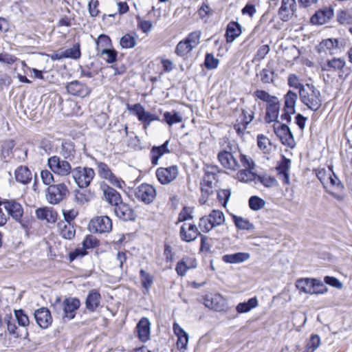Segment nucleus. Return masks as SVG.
<instances>
[{"instance_id":"1","label":"nucleus","mask_w":352,"mask_h":352,"mask_svg":"<svg viewBox=\"0 0 352 352\" xmlns=\"http://www.w3.org/2000/svg\"><path fill=\"white\" fill-rule=\"evenodd\" d=\"M302 103L309 109L316 111L322 105L320 91L312 84H306L300 91H298Z\"/></svg>"},{"instance_id":"2","label":"nucleus","mask_w":352,"mask_h":352,"mask_svg":"<svg viewBox=\"0 0 352 352\" xmlns=\"http://www.w3.org/2000/svg\"><path fill=\"white\" fill-rule=\"evenodd\" d=\"M241 157V168L236 173V179L244 183L255 181L257 175L254 173V162L249 156H242Z\"/></svg>"},{"instance_id":"3","label":"nucleus","mask_w":352,"mask_h":352,"mask_svg":"<svg viewBox=\"0 0 352 352\" xmlns=\"http://www.w3.org/2000/svg\"><path fill=\"white\" fill-rule=\"evenodd\" d=\"M201 32L196 30L190 33L187 37L179 41L176 46L175 53L179 56H185L200 43Z\"/></svg>"},{"instance_id":"4","label":"nucleus","mask_w":352,"mask_h":352,"mask_svg":"<svg viewBox=\"0 0 352 352\" xmlns=\"http://www.w3.org/2000/svg\"><path fill=\"white\" fill-rule=\"evenodd\" d=\"M224 221L223 212L219 210H213L208 215L200 218L199 227L202 232H208L213 228L223 224Z\"/></svg>"},{"instance_id":"5","label":"nucleus","mask_w":352,"mask_h":352,"mask_svg":"<svg viewBox=\"0 0 352 352\" xmlns=\"http://www.w3.org/2000/svg\"><path fill=\"white\" fill-rule=\"evenodd\" d=\"M246 156L241 152L221 151L218 154V160L221 165L230 170L236 171L241 168V157Z\"/></svg>"},{"instance_id":"6","label":"nucleus","mask_w":352,"mask_h":352,"mask_svg":"<svg viewBox=\"0 0 352 352\" xmlns=\"http://www.w3.org/2000/svg\"><path fill=\"white\" fill-rule=\"evenodd\" d=\"M71 173L76 184L82 188L89 186L95 176L94 170L88 167H76Z\"/></svg>"},{"instance_id":"7","label":"nucleus","mask_w":352,"mask_h":352,"mask_svg":"<svg viewBox=\"0 0 352 352\" xmlns=\"http://www.w3.org/2000/svg\"><path fill=\"white\" fill-rule=\"evenodd\" d=\"M69 192L68 188L64 184L50 185L46 190L45 198L51 204H58L61 202Z\"/></svg>"},{"instance_id":"8","label":"nucleus","mask_w":352,"mask_h":352,"mask_svg":"<svg viewBox=\"0 0 352 352\" xmlns=\"http://www.w3.org/2000/svg\"><path fill=\"white\" fill-rule=\"evenodd\" d=\"M298 99V95L289 90L284 96V107L280 119L283 121L290 122L292 121V115L296 112V104Z\"/></svg>"},{"instance_id":"9","label":"nucleus","mask_w":352,"mask_h":352,"mask_svg":"<svg viewBox=\"0 0 352 352\" xmlns=\"http://www.w3.org/2000/svg\"><path fill=\"white\" fill-rule=\"evenodd\" d=\"M47 165L53 173L60 176H67L73 170L68 161L61 160L60 157L56 155L48 159Z\"/></svg>"},{"instance_id":"10","label":"nucleus","mask_w":352,"mask_h":352,"mask_svg":"<svg viewBox=\"0 0 352 352\" xmlns=\"http://www.w3.org/2000/svg\"><path fill=\"white\" fill-rule=\"evenodd\" d=\"M134 195L138 200L145 204H150L155 199L157 191L154 186L144 183L135 188Z\"/></svg>"},{"instance_id":"11","label":"nucleus","mask_w":352,"mask_h":352,"mask_svg":"<svg viewBox=\"0 0 352 352\" xmlns=\"http://www.w3.org/2000/svg\"><path fill=\"white\" fill-rule=\"evenodd\" d=\"M274 131L283 144L290 148L295 146L296 142L294 135L287 124L277 122L274 125Z\"/></svg>"},{"instance_id":"12","label":"nucleus","mask_w":352,"mask_h":352,"mask_svg":"<svg viewBox=\"0 0 352 352\" xmlns=\"http://www.w3.org/2000/svg\"><path fill=\"white\" fill-rule=\"evenodd\" d=\"M89 229L95 233L109 232L112 229L111 220L107 216L97 217L90 221Z\"/></svg>"},{"instance_id":"13","label":"nucleus","mask_w":352,"mask_h":352,"mask_svg":"<svg viewBox=\"0 0 352 352\" xmlns=\"http://www.w3.org/2000/svg\"><path fill=\"white\" fill-rule=\"evenodd\" d=\"M0 204H3L8 214L16 221L20 222L23 228H25V225L21 221L23 214V209L21 204L14 199H3Z\"/></svg>"},{"instance_id":"14","label":"nucleus","mask_w":352,"mask_h":352,"mask_svg":"<svg viewBox=\"0 0 352 352\" xmlns=\"http://www.w3.org/2000/svg\"><path fill=\"white\" fill-rule=\"evenodd\" d=\"M178 173V167L175 165L166 168L160 167L156 170L157 179L163 185L168 184L173 182L177 178Z\"/></svg>"},{"instance_id":"15","label":"nucleus","mask_w":352,"mask_h":352,"mask_svg":"<svg viewBox=\"0 0 352 352\" xmlns=\"http://www.w3.org/2000/svg\"><path fill=\"white\" fill-rule=\"evenodd\" d=\"M98 172L99 175L109 181V182L117 188H122L124 182L116 177L111 172L109 166L104 162L97 163Z\"/></svg>"},{"instance_id":"16","label":"nucleus","mask_w":352,"mask_h":352,"mask_svg":"<svg viewBox=\"0 0 352 352\" xmlns=\"http://www.w3.org/2000/svg\"><path fill=\"white\" fill-rule=\"evenodd\" d=\"M218 172L217 167L207 166L205 170V176L201 184V192L207 195L212 193L213 181L215 179L216 173Z\"/></svg>"},{"instance_id":"17","label":"nucleus","mask_w":352,"mask_h":352,"mask_svg":"<svg viewBox=\"0 0 352 352\" xmlns=\"http://www.w3.org/2000/svg\"><path fill=\"white\" fill-rule=\"evenodd\" d=\"M204 305L209 309L223 311L226 308V300L220 294L208 295L204 298Z\"/></svg>"},{"instance_id":"18","label":"nucleus","mask_w":352,"mask_h":352,"mask_svg":"<svg viewBox=\"0 0 352 352\" xmlns=\"http://www.w3.org/2000/svg\"><path fill=\"white\" fill-rule=\"evenodd\" d=\"M296 11V0H282L281 6L278 10V14L281 20L289 21Z\"/></svg>"},{"instance_id":"19","label":"nucleus","mask_w":352,"mask_h":352,"mask_svg":"<svg viewBox=\"0 0 352 352\" xmlns=\"http://www.w3.org/2000/svg\"><path fill=\"white\" fill-rule=\"evenodd\" d=\"M199 234L198 228L195 224L185 223L181 226L179 236L184 241H193Z\"/></svg>"},{"instance_id":"20","label":"nucleus","mask_w":352,"mask_h":352,"mask_svg":"<svg viewBox=\"0 0 352 352\" xmlns=\"http://www.w3.org/2000/svg\"><path fill=\"white\" fill-rule=\"evenodd\" d=\"M34 318L41 329H47L52 323L50 311L46 307H41L34 311Z\"/></svg>"},{"instance_id":"21","label":"nucleus","mask_w":352,"mask_h":352,"mask_svg":"<svg viewBox=\"0 0 352 352\" xmlns=\"http://www.w3.org/2000/svg\"><path fill=\"white\" fill-rule=\"evenodd\" d=\"M116 215L123 221H131L135 218V214L130 206L122 201L115 206Z\"/></svg>"},{"instance_id":"22","label":"nucleus","mask_w":352,"mask_h":352,"mask_svg":"<svg viewBox=\"0 0 352 352\" xmlns=\"http://www.w3.org/2000/svg\"><path fill=\"white\" fill-rule=\"evenodd\" d=\"M280 104L278 98L271 101L266 105V113L265 120L267 123L272 122H278V115L280 113Z\"/></svg>"},{"instance_id":"23","label":"nucleus","mask_w":352,"mask_h":352,"mask_svg":"<svg viewBox=\"0 0 352 352\" xmlns=\"http://www.w3.org/2000/svg\"><path fill=\"white\" fill-rule=\"evenodd\" d=\"M66 89L69 94L81 98L86 97L90 93V89L85 85L78 80L68 83Z\"/></svg>"},{"instance_id":"24","label":"nucleus","mask_w":352,"mask_h":352,"mask_svg":"<svg viewBox=\"0 0 352 352\" xmlns=\"http://www.w3.org/2000/svg\"><path fill=\"white\" fill-rule=\"evenodd\" d=\"M150 321L146 318H142L138 323L136 331L139 340L142 342H146L150 339Z\"/></svg>"},{"instance_id":"25","label":"nucleus","mask_w":352,"mask_h":352,"mask_svg":"<svg viewBox=\"0 0 352 352\" xmlns=\"http://www.w3.org/2000/svg\"><path fill=\"white\" fill-rule=\"evenodd\" d=\"M80 300L77 298L66 299L63 304V318H67L69 320L73 319L75 316V311L79 308Z\"/></svg>"},{"instance_id":"26","label":"nucleus","mask_w":352,"mask_h":352,"mask_svg":"<svg viewBox=\"0 0 352 352\" xmlns=\"http://www.w3.org/2000/svg\"><path fill=\"white\" fill-rule=\"evenodd\" d=\"M173 331L177 337V346L179 350L187 349L189 336L188 334L176 322L173 324Z\"/></svg>"},{"instance_id":"27","label":"nucleus","mask_w":352,"mask_h":352,"mask_svg":"<svg viewBox=\"0 0 352 352\" xmlns=\"http://www.w3.org/2000/svg\"><path fill=\"white\" fill-rule=\"evenodd\" d=\"M105 199L112 206H116L122 201L121 195L113 188L107 184L101 186Z\"/></svg>"},{"instance_id":"28","label":"nucleus","mask_w":352,"mask_h":352,"mask_svg":"<svg viewBox=\"0 0 352 352\" xmlns=\"http://www.w3.org/2000/svg\"><path fill=\"white\" fill-rule=\"evenodd\" d=\"M168 144H169V140H166L163 144H162L160 146H153L152 147L151 152H150V156H151V164L153 165H154V166L157 165L160 157L164 154L170 153V150L168 148Z\"/></svg>"},{"instance_id":"29","label":"nucleus","mask_w":352,"mask_h":352,"mask_svg":"<svg viewBox=\"0 0 352 352\" xmlns=\"http://www.w3.org/2000/svg\"><path fill=\"white\" fill-rule=\"evenodd\" d=\"M36 216L38 219L46 220L48 223H55L57 219V212L47 207L36 209Z\"/></svg>"},{"instance_id":"30","label":"nucleus","mask_w":352,"mask_h":352,"mask_svg":"<svg viewBox=\"0 0 352 352\" xmlns=\"http://www.w3.org/2000/svg\"><path fill=\"white\" fill-rule=\"evenodd\" d=\"M197 267V261L195 259L184 258L179 261L176 265L175 270L179 276H185L188 270Z\"/></svg>"},{"instance_id":"31","label":"nucleus","mask_w":352,"mask_h":352,"mask_svg":"<svg viewBox=\"0 0 352 352\" xmlns=\"http://www.w3.org/2000/svg\"><path fill=\"white\" fill-rule=\"evenodd\" d=\"M290 164V160L283 157L277 167L279 178L282 179L285 184H289V169Z\"/></svg>"},{"instance_id":"32","label":"nucleus","mask_w":352,"mask_h":352,"mask_svg":"<svg viewBox=\"0 0 352 352\" xmlns=\"http://www.w3.org/2000/svg\"><path fill=\"white\" fill-rule=\"evenodd\" d=\"M100 298L99 292L94 289L89 291L85 302L86 308L90 311H95L100 304Z\"/></svg>"},{"instance_id":"33","label":"nucleus","mask_w":352,"mask_h":352,"mask_svg":"<svg viewBox=\"0 0 352 352\" xmlns=\"http://www.w3.org/2000/svg\"><path fill=\"white\" fill-rule=\"evenodd\" d=\"M15 179L23 184H28L32 179V173L27 166H21L14 172Z\"/></svg>"},{"instance_id":"34","label":"nucleus","mask_w":352,"mask_h":352,"mask_svg":"<svg viewBox=\"0 0 352 352\" xmlns=\"http://www.w3.org/2000/svg\"><path fill=\"white\" fill-rule=\"evenodd\" d=\"M241 34V25L238 23L232 21L228 23L226 32L227 42L232 43Z\"/></svg>"},{"instance_id":"35","label":"nucleus","mask_w":352,"mask_h":352,"mask_svg":"<svg viewBox=\"0 0 352 352\" xmlns=\"http://www.w3.org/2000/svg\"><path fill=\"white\" fill-rule=\"evenodd\" d=\"M338 45L339 41L336 38L324 39L319 45V52H328L330 54H334V50L338 47Z\"/></svg>"},{"instance_id":"36","label":"nucleus","mask_w":352,"mask_h":352,"mask_svg":"<svg viewBox=\"0 0 352 352\" xmlns=\"http://www.w3.org/2000/svg\"><path fill=\"white\" fill-rule=\"evenodd\" d=\"M250 255L245 252H237L235 254H226L223 256L222 260L227 263H240L245 261Z\"/></svg>"},{"instance_id":"37","label":"nucleus","mask_w":352,"mask_h":352,"mask_svg":"<svg viewBox=\"0 0 352 352\" xmlns=\"http://www.w3.org/2000/svg\"><path fill=\"white\" fill-rule=\"evenodd\" d=\"M7 326V329L10 335L12 336L15 338H21L23 336L20 333L18 327L15 324V319L11 314H6L3 319Z\"/></svg>"},{"instance_id":"38","label":"nucleus","mask_w":352,"mask_h":352,"mask_svg":"<svg viewBox=\"0 0 352 352\" xmlns=\"http://www.w3.org/2000/svg\"><path fill=\"white\" fill-rule=\"evenodd\" d=\"M314 283V278H302L297 280L296 286L301 292L309 294L314 292V290L312 289Z\"/></svg>"},{"instance_id":"39","label":"nucleus","mask_w":352,"mask_h":352,"mask_svg":"<svg viewBox=\"0 0 352 352\" xmlns=\"http://www.w3.org/2000/svg\"><path fill=\"white\" fill-rule=\"evenodd\" d=\"M258 306V300L256 297L250 298L248 302H240L236 307V310L239 314L247 313L252 309Z\"/></svg>"},{"instance_id":"40","label":"nucleus","mask_w":352,"mask_h":352,"mask_svg":"<svg viewBox=\"0 0 352 352\" xmlns=\"http://www.w3.org/2000/svg\"><path fill=\"white\" fill-rule=\"evenodd\" d=\"M62 156L69 160H72L75 155L74 144L72 142H65L62 144L60 151Z\"/></svg>"},{"instance_id":"41","label":"nucleus","mask_w":352,"mask_h":352,"mask_svg":"<svg viewBox=\"0 0 352 352\" xmlns=\"http://www.w3.org/2000/svg\"><path fill=\"white\" fill-rule=\"evenodd\" d=\"M140 280H141L142 285L145 290L144 292V293L148 294L149 292V289H150L151 285L153 283V280H154L153 276L151 274L146 272L142 269L140 272Z\"/></svg>"},{"instance_id":"42","label":"nucleus","mask_w":352,"mask_h":352,"mask_svg":"<svg viewBox=\"0 0 352 352\" xmlns=\"http://www.w3.org/2000/svg\"><path fill=\"white\" fill-rule=\"evenodd\" d=\"M232 220L234 222L236 227L240 230H250L254 228V225L250 221L242 217H238L233 214L232 216Z\"/></svg>"},{"instance_id":"43","label":"nucleus","mask_w":352,"mask_h":352,"mask_svg":"<svg viewBox=\"0 0 352 352\" xmlns=\"http://www.w3.org/2000/svg\"><path fill=\"white\" fill-rule=\"evenodd\" d=\"M58 227L60 230V235L66 239H72L75 236V230L70 223H60Z\"/></svg>"},{"instance_id":"44","label":"nucleus","mask_w":352,"mask_h":352,"mask_svg":"<svg viewBox=\"0 0 352 352\" xmlns=\"http://www.w3.org/2000/svg\"><path fill=\"white\" fill-rule=\"evenodd\" d=\"M346 62L344 59L338 58H333L331 60H328L327 64L322 67L323 70L329 71L331 69L335 70H341L345 66Z\"/></svg>"},{"instance_id":"45","label":"nucleus","mask_w":352,"mask_h":352,"mask_svg":"<svg viewBox=\"0 0 352 352\" xmlns=\"http://www.w3.org/2000/svg\"><path fill=\"white\" fill-rule=\"evenodd\" d=\"M164 121H165L168 125L171 126L176 123H179L182 121V117L181 115L175 111L165 112L164 113Z\"/></svg>"},{"instance_id":"46","label":"nucleus","mask_w":352,"mask_h":352,"mask_svg":"<svg viewBox=\"0 0 352 352\" xmlns=\"http://www.w3.org/2000/svg\"><path fill=\"white\" fill-rule=\"evenodd\" d=\"M101 58L108 63H113L117 59V52L113 49H102V52L98 53Z\"/></svg>"},{"instance_id":"47","label":"nucleus","mask_w":352,"mask_h":352,"mask_svg":"<svg viewBox=\"0 0 352 352\" xmlns=\"http://www.w3.org/2000/svg\"><path fill=\"white\" fill-rule=\"evenodd\" d=\"M14 317L19 326L27 327L30 324V320L28 315L23 309H14Z\"/></svg>"},{"instance_id":"48","label":"nucleus","mask_w":352,"mask_h":352,"mask_svg":"<svg viewBox=\"0 0 352 352\" xmlns=\"http://www.w3.org/2000/svg\"><path fill=\"white\" fill-rule=\"evenodd\" d=\"M63 52L65 58L78 59L81 56L80 45L78 43L74 44L71 48L63 49Z\"/></svg>"},{"instance_id":"49","label":"nucleus","mask_w":352,"mask_h":352,"mask_svg":"<svg viewBox=\"0 0 352 352\" xmlns=\"http://www.w3.org/2000/svg\"><path fill=\"white\" fill-rule=\"evenodd\" d=\"M111 45L110 38L104 34H101L98 36L96 41V50L98 53L102 52V49H108Z\"/></svg>"},{"instance_id":"50","label":"nucleus","mask_w":352,"mask_h":352,"mask_svg":"<svg viewBox=\"0 0 352 352\" xmlns=\"http://www.w3.org/2000/svg\"><path fill=\"white\" fill-rule=\"evenodd\" d=\"M257 144L259 148L264 153H268L271 149L270 140L263 135H258Z\"/></svg>"},{"instance_id":"51","label":"nucleus","mask_w":352,"mask_h":352,"mask_svg":"<svg viewBox=\"0 0 352 352\" xmlns=\"http://www.w3.org/2000/svg\"><path fill=\"white\" fill-rule=\"evenodd\" d=\"M265 201L257 196H252L249 199L250 208L253 210L257 211L261 210L265 206Z\"/></svg>"},{"instance_id":"52","label":"nucleus","mask_w":352,"mask_h":352,"mask_svg":"<svg viewBox=\"0 0 352 352\" xmlns=\"http://www.w3.org/2000/svg\"><path fill=\"white\" fill-rule=\"evenodd\" d=\"M254 96L261 100L265 102L267 104L276 99L277 97L270 95L265 90L257 89L254 92Z\"/></svg>"},{"instance_id":"53","label":"nucleus","mask_w":352,"mask_h":352,"mask_svg":"<svg viewBox=\"0 0 352 352\" xmlns=\"http://www.w3.org/2000/svg\"><path fill=\"white\" fill-rule=\"evenodd\" d=\"M120 43L122 48H133L135 46L136 41L133 36L126 34L121 38Z\"/></svg>"},{"instance_id":"54","label":"nucleus","mask_w":352,"mask_h":352,"mask_svg":"<svg viewBox=\"0 0 352 352\" xmlns=\"http://www.w3.org/2000/svg\"><path fill=\"white\" fill-rule=\"evenodd\" d=\"M219 59L216 58L213 54L208 53L205 56L204 65L208 69H214L218 67Z\"/></svg>"},{"instance_id":"55","label":"nucleus","mask_w":352,"mask_h":352,"mask_svg":"<svg viewBox=\"0 0 352 352\" xmlns=\"http://www.w3.org/2000/svg\"><path fill=\"white\" fill-rule=\"evenodd\" d=\"M274 72L268 69H263L260 72L261 80L265 84L272 82L274 80Z\"/></svg>"},{"instance_id":"56","label":"nucleus","mask_w":352,"mask_h":352,"mask_svg":"<svg viewBox=\"0 0 352 352\" xmlns=\"http://www.w3.org/2000/svg\"><path fill=\"white\" fill-rule=\"evenodd\" d=\"M192 210L190 208L184 207L179 214L177 223L186 221L192 219Z\"/></svg>"},{"instance_id":"57","label":"nucleus","mask_w":352,"mask_h":352,"mask_svg":"<svg viewBox=\"0 0 352 352\" xmlns=\"http://www.w3.org/2000/svg\"><path fill=\"white\" fill-rule=\"evenodd\" d=\"M288 85L289 87L298 89L299 91L305 87V85L300 83L298 77L294 74H289L288 76Z\"/></svg>"},{"instance_id":"58","label":"nucleus","mask_w":352,"mask_h":352,"mask_svg":"<svg viewBox=\"0 0 352 352\" xmlns=\"http://www.w3.org/2000/svg\"><path fill=\"white\" fill-rule=\"evenodd\" d=\"M83 248L86 250L96 247L98 245V241L96 237L88 235L82 243Z\"/></svg>"},{"instance_id":"59","label":"nucleus","mask_w":352,"mask_h":352,"mask_svg":"<svg viewBox=\"0 0 352 352\" xmlns=\"http://www.w3.org/2000/svg\"><path fill=\"white\" fill-rule=\"evenodd\" d=\"M312 289L314 290V292H310V294H321L327 290L326 286L320 280L315 278Z\"/></svg>"},{"instance_id":"60","label":"nucleus","mask_w":352,"mask_h":352,"mask_svg":"<svg viewBox=\"0 0 352 352\" xmlns=\"http://www.w3.org/2000/svg\"><path fill=\"white\" fill-rule=\"evenodd\" d=\"M320 338L319 336L315 334L312 335L310 338L309 342L307 343L306 347L310 351H315V350L320 346Z\"/></svg>"},{"instance_id":"61","label":"nucleus","mask_w":352,"mask_h":352,"mask_svg":"<svg viewBox=\"0 0 352 352\" xmlns=\"http://www.w3.org/2000/svg\"><path fill=\"white\" fill-rule=\"evenodd\" d=\"M78 214V211L76 209L72 208L69 210L63 209V214L65 220L67 223H70Z\"/></svg>"},{"instance_id":"62","label":"nucleus","mask_w":352,"mask_h":352,"mask_svg":"<svg viewBox=\"0 0 352 352\" xmlns=\"http://www.w3.org/2000/svg\"><path fill=\"white\" fill-rule=\"evenodd\" d=\"M270 52V47L268 45H263L259 47L258 50L256 54L254 56V60L256 61H260L265 58L266 55Z\"/></svg>"},{"instance_id":"63","label":"nucleus","mask_w":352,"mask_h":352,"mask_svg":"<svg viewBox=\"0 0 352 352\" xmlns=\"http://www.w3.org/2000/svg\"><path fill=\"white\" fill-rule=\"evenodd\" d=\"M130 111H132L135 114L139 120L142 121L143 116L145 113L144 108L139 103L133 105L131 107L128 108Z\"/></svg>"},{"instance_id":"64","label":"nucleus","mask_w":352,"mask_h":352,"mask_svg":"<svg viewBox=\"0 0 352 352\" xmlns=\"http://www.w3.org/2000/svg\"><path fill=\"white\" fill-rule=\"evenodd\" d=\"M254 118V111L252 110L242 109L241 114L239 119L245 121V124H250Z\"/></svg>"}]
</instances>
